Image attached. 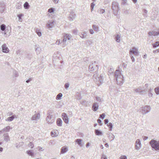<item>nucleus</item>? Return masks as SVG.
Returning <instances> with one entry per match:
<instances>
[{"mask_svg": "<svg viewBox=\"0 0 159 159\" xmlns=\"http://www.w3.org/2000/svg\"><path fill=\"white\" fill-rule=\"evenodd\" d=\"M117 84L120 85H122L124 82L123 75L119 70H116L114 73Z\"/></svg>", "mask_w": 159, "mask_h": 159, "instance_id": "obj_1", "label": "nucleus"}, {"mask_svg": "<svg viewBox=\"0 0 159 159\" xmlns=\"http://www.w3.org/2000/svg\"><path fill=\"white\" fill-rule=\"evenodd\" d=\"M98 69V66L97 63L95 61L91 62L89 66V71L91 72L97 74Z\"/></svg>", "mask_w": 159, "mask_h": 159, "instance_id": "obj_2", "label": "nucleus"}, {"mask_svg": "<svg viewBox=\"0 0 159 159\" xmlns=\"http://www.w3.org/2000/svg\"><path fill=\"white\" fill-rule=\"evenodd\" d=\"M71 36L69 34L64 33L63 35V38L62 39L61 43H63V47L65 46L68 43V42L71 39Z\"/></svg>", "mask_w": 159, "mask_h": 159, "instance_id": "obj_3", "label": "nucleus"}, {"mask_svg": "<svg viewBox=\"0 0 159 159\" xmlns=\"http://www.w3.org/2000/svg\"><path fill=\"white\" fill-rule=\"evenodd\" d=\"M93 77L94 81L98 86H100L102 83V76L101 75L98 76L97 74H95Z\"/></svg>", "mask_w": 159, "mask_h": 159, "instance_id": "obj_4", "label": "nucleus"}, {"mask_svg": "<svg viewBox=\"0 0 159 159\" xmlns=\"http://www.w3.org/2000/svg\"><path fill=\"white\" fill-rule=\"evenodd\" d=\"M50 112L49 111L47 113V116L46 118V120L47 123L51 124L55 121V119L52 114V111H50Z\"/></svg>", "mask_w": 159, "mask_h": 159, "instance_id": "obj_5", "label": "nucleus"}, {"mask_svg": "<svg viewBox=\"0 0 159 159\" xmlns=\"http://www.w3.org/2000/svg\"><path fill=\"white\" fill-rule=\"evenodd\" d=\"M149 144L155 150H159V140L152 139L150 141Z\"/></svg>", "mask_w": 159, "mask_h": 159, "instance_id": "obj_6", "label": "nucleus"}, {"mask_svg": "<svg viewBox=\"0 0 159 159\" xmlns=\"http://www.w3.org/2000/svg\"><path fill=\"white\" fill-rule=\"evenodd\" d=\"M112 9L113 10V13L116 16L117 12L120 10L119 4L117 2L114 1L112 2Z\"/></svg>", "mask_w": 159, "mask_h": 159, "instance_id": "obj_7", "label": "nucleus"}, {"mask_svg": "<svg viewBox=\"0 0 159 159\" xmlns=\"http://www.w3.org/2000/svg\"><path fill=\"white\" fill-rule=\"evenodd\" d=\"M151 110L150 106H145L141 108V112L143 115H145L149 112Z\"/></svg>", "mask_w": 159, "mask_h": 159, "instance_id": "obj_8", "label": "nucleus"}, {"mask_svg": "<svg viewBox=\"0 0 159 159\" xmlns=\"http://www.w3.org/2000/svg\"><path fill=\"white\" fill-rule=\"evenodd\" d=\"M35 114L31 118V120L32 121H37L40 118V114L39 113L35 111Z\"/></svg>", "mask_w": 159, "mask_h": 159, "instance_id": "obj_9", "label": "nucleus"}, {"mask_svg": "<svg viewBox=\"0 0 159 159\" xmlns=\"http://www.w3.org/2000/svg\"><path fill=\"white\" fill-rule=\"evenodd\" d=\"M6 25L4 24H2L0 26V29L2 31H5L4 33V35H6V37L8 36L10 34V32H8V33L6 31Z\"/></svg>", "mask_w": 159, "mask_h": 159, "instance_id": "obj_10", "label": "nucleus"}, {"mask_svg": "<svg viewBox=\"0 0 159 159\" xmlns=\"http://www.w3.org/2000/svg\"><path fill=\"white\" fill-rule=\"evenodd\" d=\"M133 91L134 92L139 93L140 94H143L145 92V90H142L141 87H139L137 88L134 89Z\"/></svg>", "mask_w": 159, "mask_h": 159, "instance_id": "obj_11", "label": "nucleus"}, {"mask_svg": "<svg viewBox=\"0 0 159 159\" xmlns=\"http://www.w3.org/2000/svg\"><path fill=\"white\" fill-rule=\"evenodd\" d=\"M54 21L53 20H49L46 24V27L49 29H50L54 26Z\"/></svg>", "mask_w": 159, "mask_h": 159, "instance_id": "obj_12", "label": "nucleus"}, {"mask_svg": "<svg viewBox=\"0 0 159 159\" xmlns=\"http://www.w3.org/2000/svg\"><path fill=\"white\" fill-rule=\"evenodd\" d=\"M62 118L65 123L68 124L69 123V119L67 114L65 113H63L61 115Z\"/></svg>", "mask_w": 159, "mask_h": 159, "instance_id": "obj_13", "label": "nucleus"}, {"mask_svg": "<svg viewBox=\"0 0 159 159\" xmlns=\"http://www.w3.org/2000/svg\"><path fill=\"white\" fill-rule=\"evenodd\" d=\"M76 15L74 12L71 13L69 15V20L70 21H73L75 18Z\"/></svg>", "mask_w": 159, "mask_h": 159, "instance_id": "obj_14", "label": "nucleus"}, {"mask_svg": "<svg viewBox=\"0 0 159 159\" xmlns=\"http://www.w3.org/2000/svg\"><path fill=\"white\" fill-rule=\"evenodd\" d=\"M141 144L140 140L139 139H137L136 141L135 149L137 150H139Z\"/></svg>", "mask_w": 159, "mask_h": 159, "instance_id": "obj_15", "label": "nucleus"}, {"mask_svg": "<svg viewBox=\"0 0 159 159\" xmlns=\"http://www.w3.org/2000/svg\"><path fill=\"white\" fill-rule=\"evenodd\" d=\"M5 9V5L4 3L3 2H0V12L3 13Z\"/></svg>", "mask_w": 159, "mask_h": 159, "instance_id": "obj_16", "label": "nucleus"}, {"mask_svg": "<svg viewBox=\"0 0 159 159\" xmlns=\"http://www.w3.org/2000/svg\"><path fill=\"white\" fill-rule=\"evenodd\" d=\"M98 104L97 103H94L92 105V108L93 110L94 111H97L98 109Z\"/></svg>", "mask_w": 159, "mask_h": 159, "instance_id": "obj_17", "label": "nucleus"}, {"mask_svg": "<svg viewBox=\"0 0 159 159\" xmlns=\"http://www.w3.org/2000/svg\"><path fill=\"white\" fill-rule=\"evenodd\" d=\"M129 54L137 56L139 55V52L138 50H130Z\"/></svg>", "mask_w": 159, "mask_h": 159, "instance_id": "obj_18", "label": "nucleus"}, {"mask_svg": "<svg viewBox=\"0 0 159 159\" xmlns=\"http://www.w3.org/2000/svg\"><path fill=\"white\" fill-rule=\"evenodd\" d=\"M17 117L15 115H12L11 116H10L6 119V121H12L15 118H16Z\"/></svg>", "mask_w": 159, "mask_h": 159, "instance_id": "obj_19", "label": "nucleus"}, {"mask_svg": "<svg viewBox=\"0 0 159 159\" xmlns=\"http://www.w3.org/2000/svg\"><path fill=\"white\" fill-rule=\"evenodd\" d=\"M4 140L7 142L10 140V138L7 133H6L3 134Z\"/></svg>", "mask_w": 159, "mask_h": 159, "instance_id": "obj_20", "label": "nucleus"}, {"mask_svg": "<svg viewBox=\"0 0 159 159\" xmlns=\"http://www.w3.org/2000/svg\"><path fill=\"white\" fill-rule=\"evenodd\" d=\"M87 32H81L79 35L80 37L82 38H86Z\"/></svg>", "mask_w": 159, "mask_h": 159, "instance_id": "obj_21", "label": "nucleus"}, {"mask_svg": "<svg viewBox=\"0 0 159 159\" xmlns=\"http://www.w3.org/2000/svg\"><path fill=\"white\" fill-rule=\"evenodd\" d=\"M68 150V148L66 146L62 147L61 149V153L63 154L66 152Z\"/></svg>", "mask_w": 159, "mask_h": 159, "instance_id": "obj_22", "label": "nucleus"}, {"mask_svg": "<svg viewBox=\"0 0 159 159\" xmlns=\"http://www.w3.org/2000/svg\"><path fill=\"white\" fill-rule=\"evenodd\" d=\"M56 123L58 126H62V121L60 118H58L57 119Z\"/></svg>", "mask_w": 159, "mask_h": 159, "instance_id": "obj_23", "label": "nucleus"}, {"mask_svg": "<svg viewBox=\"0 0 159 159\" xmlns=\"http://www.w3.org/2000/svg\"><path fill=\"white\" fill-rule=\"evenodd\" d=\"M94 131L95 134L97 135H101L102 134V132L100 130L95 129Z\"/></svg>", "mask_w": 159, "mask_h": 159, "instance_id": "obj_24", "label": "nucleus"}, {"mask_svg": "<svg viewBox=\"0 0 159 159\" xmlns=\"http://www.w3.org/2000/svg\"><path fill=\"white\" fill-rule=\"evenodd\" d=\"M107 134L108 135L107 136L109 139H111V141L114 139L115 136L112 133H110Z\"/></svg>", "mask_w": 159, "mask_h": 159, "instance_id": "obj_25", "label": "nucleus"}, {"mask_svg": "<svg viewBox=\"0 0 159 159\" xmlns=\"http://www.w3.org/2000/svg\"><path fill=\"white\" fill-rule=\"evenodd\" d=\"M24 7L25 9H28L30 7L29 3L27 2H25L24 5Z\"/></svg>", "mask_w": 159, "mask_h": 159, "instance_id": "obj_26", "label": "nucleus"}, {"mask_svg": "<svg viewBox=\"0 0 159 159\" xmlns=\"http://www.w3.org/2000/svg\"><path fill=\"white\" fill-rule=\"evenodd\" d=\"M75 142H76L77 143V144H78L81 146H82V145H81V142H82V140L80 139H76V140H75Z\"/></svg>", "mask_w": 159, "mask_h": 159, "instance_id": "obj_27", "label": "nucleus"}, {"mask_svg": "<svg viewBox=\"0 0 159 159\" xmlns=\"http://www.w3.org/2000/svg\"><path fill=\"white\" fill-rule=\"evenodd\" d=\"M11 129L10 126H7L5 128H4L2 130V131L5 132H8L9 131L10 129Z\"/></svg>", "mask_w": 159, "mask_h": 159, "instance_id": "obj_28", "label": "nucleus"}, {"mask_svg": "<svg viewBox=\"0 0 159 159\" xmlns=\"http://www.w3.org/2000/svg\"><path fill=\"white\" fill-rule=\"evenodd\" d=\"M107 126L109 128V130L110 131H111L112 130V128H113V125L111 123H109L107 124Z\"/></svg>", "mask_w": 159, "mask_h": 159, "instance_id": "obj_29", "label": "nucleus"}, {"mask_svg": "<svg viewBox=\"0 0 159 159\" xmlns=\"http://www.w3.org/2000/svg\"><path fill=\"white\" fill-rule=\"evenodd\" d=\"M27 153L30 156H32L34 155V152H33L32 150H28L27 151Z\"/></svg>", "mask_w": 159, "mask_h": 159, "instance_id": "obj_30", "label": "nucleus"}, {"mask_svg": "<svg viewBox=\"0 0 159 159\" xmlns=\"http://www.w3.org/2000/svg\"><path fill=\"white\" fill-rule=\"evenodd\" d=\"M93 29L96 32H98L99 31L98 27V26L95 25H93L92 26Z\"/></svg>", "mask_w": 159, "mask_h": 159, "instance_id": "obj_31", "label": "nucleus"}, {"mask_svg": "<svg viewBox=\"0 0 159 159\" xmlns=\"http://www.w3.org/2000/svg\"><path fill=\"white\" fill-rule=\"evenodd\" d=\"M120 36L119 34H117L115 37V39L116 41L117 42H119L120 40Z\"/></svg>", "mask_w": 159, "mask_h": 159, "instance_id": "obj_32", "label": "nucleus"}, {"mask_svg": "<svg viewBox=\"0 0 159 159\" xmlns=\"http://www.w3.org/2000/svg\"><path fill=\"white\" fill-rule=\"evenodd\" d=\"M36 32L37 34L39 36H40L42 35V33L41 31L38 29H36Z\"/></svg>", "mask_w": 159, "mask_h": 159, "instance_id": "obj_33", "label": "nucleus"}, {"mask_svg": "<svg viewBox=\"0 0 159 159\" xmlns=\"http://www.w3.org/2000/svg\"><path fill=\"white\" fill-rule=\"evenodd\" d=\"M2 50H9L7 47V45L6 44H4L2 46Z\"/></svg>", "mask_w": 159, "mask_h": 159, "instance_id": "obj_34", "label": "nucleus"}, {"mask_svg": "<svg viewBox=\"0 0 159 159\" xmlns=\"http://www.w3.org/2000/svg\"><path fill=\"white\" fill-rule=\"evenodd\" d=\"M62 94L61 93H59L56 96V99L57 100H59L60 99L61 97H62Z\"/></svg>", "mask_w": 159, "mask_h": 159, "instance_id": "obj_35", "label": "nucleus"}, {"mask_svg": "<svg viewBox=\"0 0 159 159\" xmlns=\"http://www.w3.org/2000/svg\"><path fill=\"white\" fill-rule=\"evenodd\" d=\"M152 90V89L150 88L149 89V90L148 91V95L149 97H152L153 96V94L151 93Z\"/></svg>", "mask_w": 159, "mask_h": 159, "instance_id": "obj_36", "label": "nucleus"}, {"mask_svg": "<svg viewBox=\"0 0 159 159\" xmlns=\"http://www.w3.org/2000/svg\"><path fill=\"white\" fill-rule=\"evenodd\" d=\"M155 93L157 95L159 94V86L156 87L155 89Z\"/></svg>", "mask_w": 159, "mask_h": 159, "instance_id": "obj_37", "label": "nucleus"}, {"mask_svg": "<svg viewBox=\"0 0 159 159\" xmlns=\"http://www.w3.org/2000/svg\"><path fill=\"white\" fill-rule=\"evenodd\" d=\"M158 46H159V42L158 41L156 42L153 44V46L154 48H156Z\"/></svg>", "mask_w": 159, "mask_h": 159, "instance_id": "obj_38", "label": "nucleus"}, {"mask_svg": "<svg viewBox=\"0 0 159 159\" xmlns=\"http://www.w3.org/2000/svg\"><path fill=\"white\" fill-rule=\"evenodd\" d=\"M56 43L57 45L61 44H62V46H63V43H61V40L60 39L57 40V41Z\"/></svg>", "mask_w": 159, "mask_h": 159, "instance_id": "obj_39", "label": "nucleus"}, {"mask_svg": "<svg viewBox=\"0 0 159 159\" xmlns=\"http://www.w3.org/2000/svg\"><path fill=\"white\" fill-rule=\"evenodd\" d=\"M95 4H94L93 2L91 4V6H90L91 8V12H92V11L93 10L94 7L95 6Z\"/></svg>", "mask_w": 159, "mask_h": 159, "instance_id": "obj_40", "label": "nucleus"}, {"mask_svg": "<svg viewBox=\"0 0 159 159\" xmlns=\"http://www.w3.org/2000/svg\"><path fill=\"white\" fill-rule=\"evenodd\" d=\"M69 85L70 84L69 83H66L64 85V87L66 89H68V88L69 87Z\"/></svg>", "mask_w": 159, "mask_h": 159, "instance_id": "obj_41", "label": "nucleus"}, {"mask_svg": "<svg viewBox=\"0 0 159 159\" xmlns=\"http://www.w3.org/2000/svg\"><path fill=\"white\" fill-rule=\"evenodd\" d=\"M13 74L14 76L16 77H17L19 76V74L16 70L14 71Z\"/></svg>", "mask_w": 159, "mask_h": 159, "instance_id": "obj_42", "label": "nucleus"}, {"mask_svg": "<svg viewBox=\"0 0 159 159\" xmlns=\"http://www.w3.org/2000/svg\"><path fill=\"white\" fill-rule=\"evenodd\" d=\"M105 11L104 9H100L98 10V12L101 14L103 13Z\"/></svg>", "mask_w": 159, "mask_h": 159, "instance_id": "obj_43", "label": "nucleus"}, {"mask_svg": "<svg viewBox=\"0 0 159 159\" xmlns=\"http://www.w3.org/2000/svg\"><path fill=\"white\" fill-rule=\"evenodd\" d=\"M143 12L144 13L143 15L144 16H147V14L148 12V11L147 10L145 9H144L143 10Z\"/></svg>", "mask_w": 159, "mask_h": 159, "instance_id": "obj_44", "label": "nucleus"}, {"mask_svg": "<svg viewBox=\"0 0 159 159\" xmlns=\"http://www.w3.org/2000/svg\"><path fill=\"white\" fill-rule=\"evenodd\" d=\"M105 116V114L104 113H102V114L100 115L99 118L103 119H104Z\"/></svg>", "mask_w": 159, "mask_h": 159, "instance_id": "obj_45", "label": "nucleus"}, {"mask_svg": "<svg viewBox=\"0 0 159 159\" xmlns=\"http://www.w3.org/2000/svg\"><path fill=\"white\" fill-rule=\"evenodd\" d=\"M101 159H107V157L104 154L102 155Z\"/></svg>", "mask_w": 159, "mask_h": 159, "instance_id": "obj_46", "label": "nucleus"}, {"mask_svg": "<svg viewBox=\"0 0 159 159\" xmlns=\"http://www.w3.org/2000/svg\"><path fill=\"white\" fill-rule=\"evenodd\" d=\"M28 145L29 147L32 148H33L34 147V144L32 142H30V143Z\"/></svg>", "mask_w": 159, "mask_h": 159, "instance_id": "obj_47", "label": "nucleus"}, {"mask_svg": "<svg viewBox=\"0 0 159 159\" xmlns=\"http://www.w3.org/2000/svg\"><path fill=\"white\" fill-rule=\"evenodd\" d=\"M16 8L17 9H20L21 8V5L20 4L18 3L16 5Z\"/></svg>", "mask_w": 159, "mask_h": 159, "instance_id": "obj_48", "label": "nucleus"}, {"mask_svg": "<svg viewBox=\"0 0 159 159\" xmlns=\"http://www.w3.org/2000/svg\"><path fill=\"white\" fill-rule=\"evenodd\" d=\"M54 11V9L52 8H49L48 10V11L50 13H51L52 12H53Z\"/></svg>", "mask_w": 159, "mask_h": 159, "instance_id": "obj_49", "label": "nucleus"}, {"mask_svg": "<svg viewBox=\"0 0 159 159\" xmlns=\"http://www.w3.org/2000/svg\"><path fill=\"white\" fill-rule=\"evenodd\" d=\"M120 159H127V157L126 156L122 155L120 157Z\"/></svg>", "mask_w": 159, "mask_h": 159, "instance_id": "obj_50", "label": "nucleus"}, {"mask_svg": "<svg viewBox=\"0 0 159 159\" xmlns=\"http://www.w3.org/2000/svg\"><path fill=\"white\" fill-rule=\"evenodd\" d=\"M23 16V14H20L17 15V17H18L19 20L21 19L22 17Z\"/></svg>", "mask_w": 159, "mask_h": 159, "instance_id": "obj_51", "label": "nucleus"}, {"mask_svg": "<svg viewBox=\"0 0 159 159\" xmlns=\"http://www.w3.org/2000/svg\"><path fill=\"white\" fill-rule=\"evenodd\" d=\"M130 54V57H131V59L132 60L133 62H134L135 61V59L134 57V56L132 54Z\"/></svg>", "mask_w": 159, "mask_h": 159, "instance_id": "obj_52", "label": "nucleus"}, {"mask_svg": "<svg viewBox=\"0 0 159 159\" xmlns=\"http://www.w3.org/2000/svg\"><path fill=\"white\" fill-rule=\"evenodd\" d=\"M78 32V31L77 30H73V33L75 35H77Z\"/></svg>", "mask_w": 159, "mask_h": 159, "instance_id": "obj_53", "label": "nucleus"}, {"mask_svg": "<svg viewBox=\"0 0 159 159\" xmlns=\"http://www.w3.org/2000/svg\"><path fill=\"white\" fill-rule=\"evenodd\" d=\"M154 32L153 31H150L148 33V34L149 36H153Z\"/></svg>", "mask_w": 159, "mask_h": 159, "instance_id": "obj_54", "label": "nucleus"}, {"mask_svg": "<svg viewBox=\"0 0 159 159\" xmlns=\"http://www.w3.org/2000/svg\"><path fill=\"white\" fill-rule=\"evenodd\" d=\"M51 135L52 136V137L56 136L57 135V134H56V133H55V132H51Z\"/></svg>", "mask_w": 159, "mask_h": 159, "instance_id": "obj_55", "label": "nucleus"}, {"mask_svg": "<svg viewBox=\"0 0 159 159\" xmlns=\"http://www.w3.org/2000/svg\"><path fill=\"white\" fill-rule=\"evenodd\" d=\"M153 31L154 32V34H153L154 36L157 35H158L159 34V32H156V31Z\"/></svg>", "mask_w": 159, "mask_h": 159, "instance_id": "obj_56", "label": "nucleus"}, {"mask_svg": "<svg viewBox=\"0 0 159 159\" xmlns=\"http://www.w3.org/2000/svg\"><path fill=\"white\" fill-rule=\"evenodd\" d=\"M127 1L122 0L121 5H125L126 4Z\"/></svg>", "mask_w": 159, "mask_h": 159, "instance_id": "obj_57", "label": "nucleus"}, {"mask_svg": "<svg viewBox=\"0 0 159 159\" xmlns=\"http://www.w3.org/2000/svg\"><path fill=\"white\" fill-rule=\"evenodd\" d=\"M96 99L98 101V102H100L101 101V99L100 98V97H96Z\"/></svg>", "mask_w": 159, "mask_h": 159, "instance_id": "obj_58", "label": "nucleus"}, {"mask_svg": "<svg viewBox=\"0 0 159 159\" xmlns=\"http://www.w3.org/2000/svg\"><path fill=\"white\" fill-rule=\"evenodd\" d=\"M13 114V113H12V112H8L7 113V115L8 116H11V115H12Z\"/></svg>", "mask_w": 159, "mask_h": 159, "instance_id": "obj_59", "label": "nucleus"}, {"mask_svg": "<svg viewBox=\"0 0 159 159\" xmlns=\"http://www.w3.org/2000/svg\"><path fill=\"white\" fill-rule=\"evenodd\" d=\"M98 123L100 124V125H102V124L101 123V120L100 119H98L97 120Z\"/></svg>", "mask_w": 159, "mask_h": 159, "instance_id": "obj_60", "label": "nucleus"}, {"mask_svg": "<svg viewBox=\"0 0 159 159\" xmlns=\"http://www.w3.org/2000/svg\"><path fill=\"white\" fill-rule=\"evenodd\" d=\"M104 123L105 124H107L108 122V120L107 119H106L104 120Z\"/></svg>", "mask_w": 159, "mask_h": 159, "instance_id": "obj_61", "label": "nucleus"}, {"mask_svg": "<svg viewBox=\"0 0 159 159\" xmlns=\"http://www.w3.org/2000/svg\"><path fill=\"white\" fill-rule=\"evenodd\" d=\"M53 2L55 4H57L58 3V2L59 0H52Z\"/></svg>", "mask_w": 159, "mask_h": 159, "instance_id": "obj_62", "label": "nucleus"}, {"mask_svg": "<svg viewBox=\"0 0 159 159\" xmlns=\"http://www.w3.org/2000/svg\"><path fill=\"white\" fill-rule=\"evenodd\" d=\"M89 31L90 34H93L94 33L93 30L92 29H90Z\"/></svg>", "mask_w": 159, "mask_h": 159, "instance_id": "obj_63", "label": "nucleus"}, {"mask_svg": "<svg viewBox=\"0 0 159 159\" xmlns=\"http://www.w3.org/2000/svg\"><path fill=\"white\" fill-rule=\"evenodd\" d=\"M143 138L144 140H146L148 139V137L145 136H143Z\"/></svg>", "mask_w": 159, "mask_h": 159, "instance_id": "obj_64", "label": "nucleus"}]
</instances>
